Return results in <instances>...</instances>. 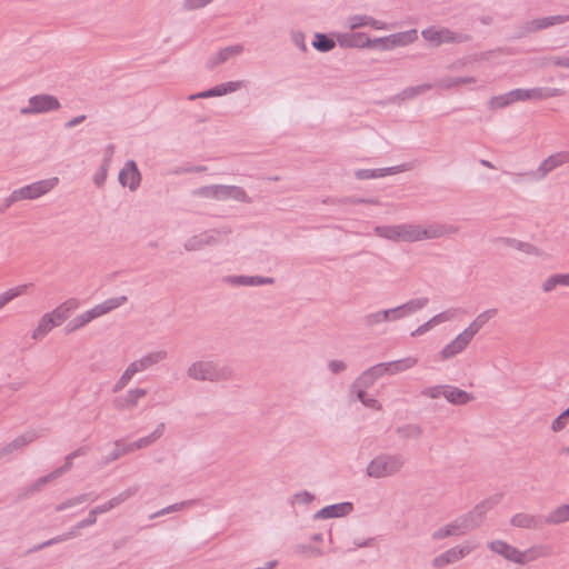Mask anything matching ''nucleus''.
I'll return each instance as SVG.
<instances>
[{
  "mask_svg": "<svg viewBox=\"0 0 569 569\" xmlns=\"http://www.w3.org/2000/svg\"><path fill=\"white\" fill-rule=\"evenodd\" d=\"M187 376L196 381L226 382L234 377L233 368L220 361L198 360L187 369Z\"/></svg>",
  "mask_w": 569,
  "mask_h": 569,
  "instance_id": "obj_1",
  "label": "nucleus"
},
{
  "mask_svg": "<svg viewBox=\"0 0 569 569\" xmlns=\"http://www.w3.org/2000/svg\"><path fill=\"white\" fill-rule=\"evenodd\" d=\"M475 529H477V521H473L470 516L463 513L435 530L431 537L433 540H442L449 537H461Z\"/></svg>",
  "mask_w": 569,
  "mask_h": 569,
  "instance_id": "obj_2",
  "label": "nucleus"
},
{
  "mask_svg": "<svg viewBox=\"0 0 569 569\" xmlns=\"http://www.w3.org/2000/svg\"><path fill=\"white\" fill-rule=\"evenodd\" d=\"M231 228L223 226L217 229L204 231L200 234L190 237L183 244L186 251H198L206 246H213L219 242L218 236H229Z\"/></svg>",
  "mask_w": 569,
  "mask_h": 569,
  "instance_id": "obj_3",
  "label": "nucleus"
},
{
  "mask_svg": "<svg viewBox=\"0 0 569 569\" xmlns=\"http://www.w3.org/2000/svg\"><path fill=\"white\" fill-rule=\"evenodd\" d=\"M421 36L435 47H439L442 43L467 42L471 39L467 33L453 32L447 28L436 29L433 27L422 30Z\"/></svg>",
  "mask_w": 569,
  "mask_h": 569,
  "instance_id": "obj_4",
  "label": "nucleus"
},
{
  "mask_svg": "<svg viewBox=\"0 0 569 569\" xmlns=\"http://www.w3.org/2000/svg\"><path fill=\"white\" fill-rule=\"evenodd\" d=\"M61 108L60 101L57 97L42 93L29 98L28 106L21 108V114H39L59 110Z\"/></svg>",
  "mask_w": 569,
  "mask_h": 569,
  "instance_id": "obj_5",
  "label": "nucleus"
},
{
  "mask_svg": "<svg viewBox=\"0 0 569 569\" xmlns=\"http://www.w3.org/2000/svg\"><path fill=\"white\" fill-rule=\"evenodd\" d=\"M339 42L342 47L347 48H383L388 49V44L391 42V36L370 39L365 32H355L346 34Z\"/></svg>",
  "mask_w": 569,
  "mask_h": 569,
  "instance_id": "obj_6",
  "label": "nucleus"
},
{
  "mask_svg": "<svg viewBox=\"0 0 569 569\" xmlns=\"http://www.w3.org/2000/svg\"><path fill=\"white\" fill-rule=\"evenodd\" d=\"M58 182L59 179L57 177H53L44 180H39L31 184L13 190V192L16 193L18 201L26 199L33 200L48 193L58 184Z\"/></svg>",
  "mask_w": 569,
  "mask_h": 569,
  "instance_id": "obj_7",
  "label": "nucleus"
},
{
  "mask_svg": "<svg viewBox=\"0 0 569 569\" xmlns=\"http://www.w3.org/2000/svg\"><path fill=\"white\" fill-rule=\"evenodd\" d=\"M472 550L473 547L468 543L457 545L436 556L431 560V566L436 569H442L449 565H453L460 561L466 556H468Z\"/></svg>",
  "mask_w": 569,
  "mask_h": 569,
  "instance_id": "obj_8",
  "label": "nucleus"
},
{
  "mask_svg": "<svg viewBox=\"0 0 569 569\" xmlns=\"http://www.w3.org/2000/svg\"><path fill=\"white\" fill-rule=\"evenodd\" d=\"M569 162V151H559L550 154L538 167L535 172H531L537 179H543L552 170Z\"/></svg>",
  "mask_w": 569,
  "mask_h": 569,
  "instance_id": "obj_9",
  "label": "nucleus"
},
{
  "mask_svg": "<svg viewBox=\"0 0 569 569\" xmlns=\"http://www.w3.org/2000/svg\"><path fill=\"white\" fill-rule=\"evenodd\" d=\"M391 367V362H382L378 363L369 369H367L365 372H362L353 382L351 386L353 388H363L367 389L370 386L373 385V382L382 376L385 372H387Z\"/></svg>",
  "mask_w": 569,
  "mask_h": 569,
  "instance_id": "obj_10",
  "label": "nucleus"
},
{
  "mask_svg": "<svg viewBox=\"0 0 569 569\" xmlns=\"http://www.w3.org/2000/svg\"><path fill=\"white\" fill-rule=\"evenodd\" d=\"M459 232V227L446 223H428L421 224V240L439 239L446 236L456 234Z\"/></svg>",
  "mask_w": 569,
  "mask_h": 569,
  "instance_id": "obj_11",
  "label": "nucleus"
},
{
  "mask_svg": "<svg viewBox=\"0 0 569 569\" xmlns=\"http://www.w3.org/2000/svg\"><path fill=\"white\" fill-rule=\"evenodd\" d=\"M141 173L133 160H128L119 172V182L122 187H129L134 191L140 186Z\"/></svg>",
  "mask_w": 569,
  "mask_h": 569,
  "instance_id": "obj_12",
  "label": "nucleus"
},
{
  "mask_svg": "<svg viewBox=\"0 0 569 569\" xmlns=\"http://www.w3.org/2000/svg\"><path fill=\"white\" fill-rule=\"evenodd\" d=\"M393 241H421V224L400 223L393 226Z\"/></svg>",
  "mask_w": 569,
  "mask_h": 569,
  "instance_id": "obj_13",
  "label": "nucleus"
},
{
  "mask_svg": "<svg viewBox=\"0 0 569 569\" xmlns=\"http://www.w3.org/2000/svg\"><path fill=\"white\" fill-rule=\"evenodd\" d=\"M242 87V81H229L226 83H220L210 88L208 90L201 91L199 93H193L188 97L189 100L196 99H204L211 97H220L230 92H234Z\"/></svg>",
  "mask_w": 569,
  "mask_h": 569,
  "instance_id": "obj_14",
  "label": "nucleus"
},
{
  "mask_svg": "<svg viewBox=\"0 0 569 569\" xmlns=\"http://www.w3.org/2000/svg\"><path fill=\"white\" fill-rule=\"evenodd\" d=\"M244 48L242 44H233L222 48L207 60L206 67L209 70H213L219 64L227 62L232 57L241 54Z\"/></svg>",
  "mask_w": 569,
  "mask_h": 569,
  "instance_id": "obj_15",
  "label": "nucleus"
},
{
  "mask_svg": "<svg viewBox=\"0 0 569 569\" xmlns=\"http://www.w3.org/2000/svg\"><path fill=\"white\" fill-rule=\"evenodd\" d=\"M147 396V390L142 388L130 389L124 396L113 399V407L117 410H131L137 407L139 400Z\"/></svg>",
  "mask_w": 569,
  "mask_h": 569,
  "instance_id": "obj_16",
  "label": "nucleus"
},
{
  "mask_svg": "<svg viewBox=\"0 0 569 569\" xmlns=\"http://www.w3.org/2000/svg\"><path fill=\"white\" fill-rule=\"evenodd\" d=\"M502 499L501 493H496L475 506V508L467 512V516H470L473 521H477V528L481 526L485 515L491 510L495 506H497Z\"/></svg>",
  "mask_w": 569,
  "mask_h": 569,
  "instance_id": "obj_17",
  "label": "nucleus"
},
{
  "mask_svg": "<svg viewBox=\"0 0 569 569\" xmlns=\"http://www.w3.org/2000/svg\"><path fill=\"white\" fill-rule=\"evenodd\" d=\"M390 470L391 457L389 455H379L369 462L367 475L372 478H382L389 476Z\"/></svg>",
  "mask_w": 569,
  "mask_h": 569,
  "instance_id": "obj_18",
  "label": "nucleus"
},
{
  "mask_svg": "<svg viewBox=\"0 0 569 569\" xmlns=\"http://www.w3.org/2000/svg\"><path fill=\"white\" fill-rule=\"evenodd\" d=\"M353 505L351 502H340L323 507L313 515V519H329L336 517H345L351 513Z\"/></svg>",
  "mask_w": 569,
  "mask_h": 569,
  "instance_id": "obj_19",
  "label": "nucleus"
},
{
  "mask_svg": "<svg viewBox=\"0 0 569 569\" xmlns=\"http://www.w3.org/2000/svg\"><path fill=\"white\" fill-rule=\"evenodd\" d=\"M168 357V352L166 350H157L144 355L139 360L132 361L130 365L136 372H141L148 370L149 368L158 365L159 362L166 360Z\"/></svg>",
  "mask_w": 569,
  "mask_h": 569,
  "instance_id": "obj_20",
  "label": "nucleus"
},
{
  "mask_svg": "<svg viewBox=\"0 0 569 569\" xmlns=\"http://www.w3.org/2000/svg\"><path fill=\"white\" fill-rule=\"evenodd\" d=\"M234 200L238 202L251 203L252 199L246 190L239 186L219 184V201Z\"/></svg>",
  "mask_w": 569,
  "mask_h": 569,
  "instance_id": "obj_21",
  "label": "nucleus"
},
{
  "mask_svg": "<svg viewBox=\"0 0 569 569\" xmlns=\"http://www.w3.org/2000/svg\"><path fill=\"white\" fill-rule=\"evenodd\" d=\"M510 523L513 527L523 529H539L546 525L545 518L525 512L516 513L510 519Z\"/></svg>",
  "mask_w": 569,
  "mask_h": 569,
  "instance_id": "obj_22",
  "label": "nucleus"
},
{
  "mask_svg": "<svg viewBox=\"0 0 569 569\" xmlns=\"http://www.w3.org/2000/svg\"><path fill=\"white\" fill-rule=\"evenodd\" d=\"M79 302L77 299L71 298L62 302L48 315L51 317L56 326H60L63 321H66L71 313L78 308Z\"/></svg>",
  "mask_w": 569,
  "mask_h": 569,
  "instance_id": "obj_23",
  "label": "nucleus"
},
{
  "mask_svg": "<svg viewBox=\"0 0 569 569\" xmlns=\"http://www.w3.org/2000/svg\"><path fill=\"white\" fill-rule=\"evenodd\" d=\"M37 438L38 435L33 430L27 431L23 435L18 436L0 450V459L7 455H10L17 450L22 449L27 445L34 441Z\"/></svg>",
  "mask_w": 569,
  "mask_h": 569,
  "instance_id": "obj_24",
  "label": "nucleus"
},
{
  "mask_svg": "<svg viewBox=\"0 0 569 569\" xmlns=\"http://www.w3.org/2000/svg\"><path fill=\"white\" fill-rule=\"evenodd\" d=\"M429 302L426 297L411 299L408 302L393 307V320L401 319L406 316L412 315L413 312L425 308Z\"/></svg>",
  "mask_w": 569,
  "mask_h": 569,
  "instance_id": "obj_25",
  "label": "nucleus"
},
{
  "mask_svg": "<svg viewBox=\"0 0 569 569\" xmlns=\"http://www.w3.org/2000/svg\"><path fill=\"white\" fill-rule=\"evenodd\" d=\"M487 547L489 550L503 557L508 561L516 563V559H518L519 549H517L516 547L509 545L508 542H506L503 540L490 541V542H488Z\"/></svg>",
  "mask_w": 569,
  "mask_h": 569,
  "instance_id": "obj_26",
  "label": "nucleus"
},
{
  "mask_svg": "<svg viewBox=\"0 0 569 569\" xmlns=\"http://www.w3.org/2000/svg\"><path fill=\"white\" fill-rule=\"evenodd\" d=\"M551 555V548L548 546H533L529 549L521 551L519 550L518 559H516V563L526 565L529 563L540 557H547Z\"/></svg>",
  "mask_w": 569,
  "mask_h": 569,
  "instance_id": "obj_27",
  "label": "nucleus"
},
{
  "mask_svg": "<svg viewBox=\"0 0 569 569\" xmlns=\"http://www.w3.org/2000/svg\"><path fill=\"white\" fill-rule=\"evenodd\" d=\"M227 281L233 286H263L274 283V279L271 277L261 276H230Z\"/></svg>",
  "mask_w": 569,
  "mask_h": 569,
  "instance_id": "obj_28",
  "label": "nucleus"
},
{
  "mask_svg": "<svg viewBox=\"0 0 569 569\" xmlns=\"http://www.w3.org/2000/svg\"><path fill=\"white\" fill-rule=\"evenodd\" d=\"M470 342L459 333L451 342L446 345L440 351V358L448 360L461 353Z\"/></svg>",
  "mask_w": 569,
  "mask_h": 569,
  "instance_id": "obj_29",
  "label": "nucleus"
},
{
  "mask_svg": "<svg viewBox=\"0 0 569 569\" xmlns=\"http://www.w3.org/2000/svg\"><path fill=\"white\" fill-rule=\"evenodd\" d=\"M445 398L452 405H466L475 399L471 393L453 386H447L445 389Z\"/></svg>",
  "mask_w": 569,
  "mask_h": 569,
  "instance_id": "obj_30",
  "label": "nucleus"
},
{
  "mask_svg": "<svg viewBox=\"0 0 569 569\" xmlns=\"http://www.w3.org/2000/svg\"><path fill=\"white\" fill-rule=\"evenodd\" d=\"M558 287H569V273H552L541 283L545 293H550Z\"/></svg>",
  "mask_w": 569,
  "mask_h": 569,
  "instance_id": "obj_31",
  "label": "nucleus"
},
{
  "mask_svg": "<svg viewBox=\"0 0 569 569\" xmlns=\"http://www.w3.org/2000/svg\"><path fill=\"white\" fill-rule=\"evenodd\" d=\"M348 26L351 30L361 28V27H372L375 29H385L386 26L380 21L373 19L369 16L355 14L348 18Z\"/></svg>",
  "mask_w": 569,
  "mask_h": 569,
  "instance_id": "obj_32",
  "label": "nucleus"
},
{
  "mask_svg": "<svg viewBox=\"0 0 569 569\" xmlns=\"http://www.w3.org/2000/svg\"><path fill=\"white\" fill-rule=\"evenodd\" d=\"M567 521H569V503L555 508L545 517L546 525L557 526Z\"/></svg>",
  "mask_w": 569,
  "mask_h": 569,
  "instance_id": "obj_33",
  "label": "nucleus"
},
{
  "mask_svg": "<svg viewBox=\"0 0 569 569\" xmlns=\"http://www.w3.org/2000/svg\"><path fill=\"white\" fill-rule=\"evenodd\" d=\"M164 427H166L164 422H160L157 426V428L149 436L142 437V438L138 439L137 441L129 443L131 450L142 449V448H146V447L150 446L151 443H153L156 440H158L163 435Z\"/></svg>",
  "mask_w": 569,
  "mask_h": 569,
  "instance_id": "obj_34",
  "label": "nucleus"
},
{
  "mask_svg": "<svg viewBox=\"0 0 569 569\" xmlns=\"http://www.w3.org/2000/svg\"><path fill=\"white\" fill-rule=\"evenodd\" d=\"M97 498H98V496L94 495L93 492L81 493V495L72 497V498H70V499H68V500L57 505L54 507V510L57 512H61V511L67 510L68 508L74 507L77 505H81V503H83L86 501H94Z\"/></svg>",
  "mask_w": 569,
  "mask_h": 569,
  "instance_id": "obj_35",
  "label": "nucleus"
},
{
  "mask_svg": "<svg viewBox=\"0 0 569 569\" xmlns=\"http://www.w3.org/2000/svg\"><path fill=\"white\" fill-rule=\"evenodd\" d=\"M475 77H455V78H442L436 82V87L439 89H451L462 84L476 83Z\"/></svg>",
  "mask_w": 569,
  "mask_h": 569,
  "instance_id": "obj_36",
  "label": "nucleus"
},
{
  "mask_svg": "<svg viewBox=\"0 0 569 569\" xmlns=\"http://www.w3.org/2000/svg\"><path fill=\"white\" fill-rule=\"evenodd\" d=\"M312 47L319 52H329L336 47V41L326 33H315Z\"/></svg>",
  "mask_w": 569,
  "mask_h": 569,
  "instance_id": "obj_37",
  "label": "nucleus"
},
{
  "mask_svg": "<svg viewBox=\"0 0 569 569\" xmlns=\"http://www.w3.org/2000/svg\"><path fill=\"white\" fill-rule=\"evenodd\" d=\"M501 240L503 243H506L521 252H525L527 254H531V256H540L541 254L540 249L529 242H523V241H520V240H517L513 238H502Z\"/></svg>",
  "mask_w": 569,
  "mask_h": 569,
  "instance_id": "obj_38",
  "label": "nucleus"
},
{
  "mask_svg": "<svg viewBox=\"0 0 569 569\" xmlns=\"http://www.w3.org/2000/svg\"><path fill=\"white\" fill-rule=\"evenodd\" d=\"M390 315H391V309L377 311V312L369 313V315L365 316L361 319V322L365 327L372 328L377 325L387 322L390 318Z\"/></svg>",
  "mask_w": 569,
  "mask_h": 569,
  "instance_id": "obj_39",
  "label": "nucleus"
},
{
  "mask_svg": "<svg viewBox=\"0 0 569 569\" xmlns=\"http://www.w3.org/2000/svg\"><path fill=\"white\" fill-rule=\"evenodd\" d=\"M433 86L430 83H422L415 87H409L402 90L400 93H398L396 97H393L395 100L405 101L408 99H412L419 94H422L423 92L430 90Z\"/></svg>",
  "mask_w": 569,
  "mask_h": 569,
  "instance_id": "obj_40",
  "label": "nucleus"
},
{
  "mask_svg": "<svg viewBox=\"0 0 569 569\" xmlns=\"http://www.w3.org/2000/svg\"><path fill=\"white\" fill-rule=\"evenodd\" d=\"M56 326L53 320L48 313H44L39 320L38 327L34 329L32 333V338L38 340L46 337Z\"/></svg>",
  "mask_w": 569,
  "mask_h": 569,
  "instance_id": "obj_41",
  "label": "nucleus"
},
{
  "mask_svg": "<svg viewBox=\"0 0 569 569\" xmlns=\"http://www.w3.org/2000/svg\"><path fill=\"white\" fill-rule=\"evenodd\" d=\"M391 174V168L381 169H359L355 176L359 180L376 179Z\"/></svg>",
  "mask_w": 569,
  "mask_h": 569,
  "instance_id": "obj_42",
  "label": "nucleus"
},
{
  "mask_svg": "<svg viewBox=\"0 0 569 569\" xmlns=\"http://www.w3.org/2000/svg\"><path fill=\"white\" fill-rule=\"evenodd\" d=\"M87 452H88V448L87 447H80L77 450H74L71 453H69L66 457L63 466H61V467H59V468H57L54 470L56 475H58L60 477L64 472L69 471L72 468L73 459L77 458V457H80V456H84V455H87Z\"/></svg>",
  "mask_w": 569,
  "mask_h": 569,
  "instance_id": "obj_43",
  "label": "nucleus"
},
{
  "mask_svg": "<svg viewBox=\"0 0 569 569\" xmlns=\"http://www.w3.org/2000/svg\"><path fill=\"white\" fill-rule=\"evenodd\" d=\"M417 39H418V31L416 29L397 32V33H393V47L407 46L409 43H412Z\"/></svg>",
  "mask_w": 569,
  "mask_h": 569,
  "instance_id": "obj_44",
  "label": "nucleus"
},
{
  "mask_svg": "<svg viewBox=\"0 0 569 569\" xmlns=\"http://www.w3.org/2000/svg\"><path fill=\"white\" fill-rule=\"evenodd\" d=\"M31 284H20L0 295V309L14 298L23 295Z\"/></svg>",
  "mask_w": 569,
  "mask_h": 569,
  "instance_id": "obj_45",
  "label": "nucleus"
},
{
  "mask_svg": "<svg viewBox=\"0 0 569 569\" xmlns=\"http://www.w3.org/2000/svg\"><path fill=\"white\" fill-rule=\"evenodd\" d=\"M128 300L127 296L121 297H114L104 300L103 302L99 303V311H101L102 316L121 307L123 303H126Z\"/></svg>",
  "mask_w": 569,
  "mask_h": 569,
  "instance_id": "obj_46",
  "label": "nucleus"
},
{
  "mask_svg": "<svg viewBox=\"0 0 569 569\" xmlns=\"http://www.w3.org/2000/svg\"><path fill=\"white\" fill-rule=\"evenodd\" d=\"M421 428L418 425H406L397 428V435L403 439H418L421 436Z\"/></svg>",
  "mask_w": 569,
  "mask_h": 569,
  "instance_id": "obj_47",
  "label": "nucleus"
},
{
  "mask_svg": "<svg viewBox=\"0 0 569 569\" xmlns=\"http://www.w3.org/2000/svg\"><path fill=\"white\" fill-rule=\"evenodd\" d=\"M192 196L219 201V184H210L197 188L192 191Z\"/></svg>",
  "mask_w": 569,
  "mask_h": 569,
  "instance_id": "obj_48",
  "label": "nucleus"
},
{
  "mask_svg": "<svg viewBox=\"0 0 569 569\" xmlns=\"http://www.w3.org/2000/svg\"><path fill=\"white\" fill-rule=\"evenodd\" d=\"M350 392L356 393L357 399L361 401L366 407L376 409L378 408V400L369 397L366 392V389L363 388H353V386L350 387Z\"/></svg>",
  "mask_w": 569,
  "mask_h": 569,
  "instance_id": "obj_49",
  "label": "nucleus"
},
{
  "mask_svg": "<svg viewBox=\"0 0 569 569\" xmlns=\"http://www.w3.org/2000/svg\"><path fill=\"white\" fill-rule=\"evenodd\" d=\"M136 373H137L136 370L132 369L131 365H129L127 367V369L123 371V373L121 375V377L118 379V381L114 383L112 391L119 392L120 390H122L129 383V381L132 379V377Z\"/></svg>",
  "mask_w": 569,
  "mask_h": 569,
  "instance_id": "obj_50",
  "label": "nucleus"
},
{
  "mask_svg": "<svg viewBox=\"0 0 569 569\" xmlns=\"http://www.w3.org/2000/svg\"><path fill=\"white\" fill-rule=\"evenodd\" d=\"M59 476L56 475V471L53 470L52 472H50L49 475L47 476H43L41 478H39L32 486H30L27 490V492L24 493V496H29V495H33L34 492L39 491L44 485H47L48 482H50L51 480H54L57 479Z\"/></svg>",
  "mask_w": 569,
  "mask_h": 569,
  "instance_id": "obj_51",
  "label": "nucleus"
},
{
  "mask_svg": "<svg viewBox=\"0 0 569 569\" xmlns=\"http://www.w3.org/2000/svg\"><path fill=\"white\" fill-rule=\"evenodd\" d=\"M510 104H512V103L510 101V97H509L508 92L503 93V94L491 97L488 102L489 108L492 110L506 108Z\"/></svg>",
  "mask_w": 569,
  "mask_h": 569,
  "instance_id": "obj_52",
  "label": "nucleus"
},
{
  "mask_svg": "<svg viewBox=\"0 0 569 569\" xmlns=\"http://www.w3.org/2000/svg\"><path fill=\"white\" fill-rule=\"evenodd\" d=\"M130 451H132L130 445H122L120 441H116L114 449L107 457V462L114 461Z\"/></svg>",
  "mask_w": 569,
  "mask_h": 569,
  "instance_id": "obj_53",
  "label": "nucleus"
},
{
  "mask_svg": "<svg viewBox=\"0 0 569 569\" xmlns=\"http://www.w3.org/2000/svg\"><path fill=\"white\" fill-rule=\"evenodd\" d=\"M109 159L104 158L98 172L93 177L94 184L100 188L104 184L108 177Z\"/></svg>",
  "mask_w": 569,
  "mask_h": 569,
  "instance_id": "obj_54",
  "label": "nucleus"
},
{
  "mask_svg": "<svg viewBox=\"0 0 569 569\" xmlns=\"http://www.w3.org/2000/svg\"><path fill=\"white\" fill-rule=\"evenodd\" d=\"M295 550H296L297 553L307 555V556H310V557H321V556H323L322 549H320L318 547H315V546H311V545H307V543H299V545H297Z\"/></svg>",
  "mask_w": 569,
  "mask_h": 569,
  "instance_id": "obj_55",
  "label": "nucleus"
},
{
  "mask_svg": "<svg viewBox=\"0 0 569 569\" xmlns=\"http://www.w3.org/2000/svg\"><path fill=\"white\" fill-rule=\"evenodd\" d=\"M540 21L542 22L543 29H547L549 27L566 23L569 21L568 14H557V16H550V17H543L540 18Z\"/></svg>",
  "mask_w": 569,
  "mask_h": 569,
  "instance_id": "obj_56",
  "label": "nucleus"
},
{
  "mask_svg": "<svg viewBox=\"0 0 569 569\" xmlns=\"http://www.w3.org/2000/svg\"><path fill=\"white\" fill-rule=\"evenodd\" d=\"M418 362L415 357H407L401 360H393V373L412 368Z\"/></svg>",
  "mask_w": 569,
  "mask_h": 569,
  "instance_id": "obj_57",
  "label": "nucleus"
},
{
  "mask_svg": "<svg viewBox=\"0 0 569 569\" xmlns=\"http://www.w3.org/2000/svg\"><path fill=\"white\" fill-rule=\"evenodd\" d=\"M569 421V407L563 410L551 423V429L555 432L563 430Z\"/></svg>",
  "mask_w": 569,
  "mask_h": 569,
  "instance_id": "obj_58",
  "label": "nucleus"
},
{
  "mask_svg": "<svg viewBox=\"0 0 569 569\" xmlns=\"http://www.w3.org/2000/svg\"><path fill=\"white\" fill-rule=\"evenodd\" d=\"M458 310L457 309H448L446 311H442L436 316H433L430 320L433 325V327L452 320L457 316Z\"/></svg>",
  "mask_w": 569,
  "mask_h": 569,
  "instance_id": "obj_59",
  "label": "nucleus"
},
{
  "mask_svg": "<svg viewBox=\"0 0 569 569\" xmlns=\"http://www.w3.org/2000/svg\"><path fill=\"white\" fill-rule=\"evenodd\" d=\"M139 490L138 486L130 487L122 492H120L118 496L111 498L114 507L120 506L124 501H127L129 498L133 497Z\"/></svg>",
  "mask_w": 569,
  "mask_h": 569,
  "instance_id": "obj_60",
  "label": "nucleus"
},
{
  "mask_svg": "<svg viewBox=\"0 0 569 569\" xmlns=\"http://www.w3.org/2000/svg\"><path fill=\"white\" fill-rule=\"evenodd\" d=\"M291 41L292 43L298 48L300 49L302 52H307L308 51V47H307V43H306V36L302 31H298V30H293L291 31Z\"/></svg>",
  "mask_w": 569,
  "mask_h": 569,
  "instance_id": "obj_61",
  "label": "nucleus"
},
{
  "mask_svg": "<svg viewBox=\"0 0 569 569\" xmlns=\"http://www.w3.org/2000/svg\"><path fill=\"white\" fill-rule=\"evenodd\" d=\"M447 386H433L427 387L421 391V395L431 399H438L439 397H445V389Z\"/></svg>",
  "mask_w": 569,
  "mask_h": 569,
  "instance_id": "obj_62",
  "label": "nucleus"
},
{
  "mask_svg": "<svg viewBox=\"0 0 569 569\" xmlns=\"http://www.w3.org/2000/svg\"><path fill=\"white\" fill-rule=\"evenodd\" d=\"M87 322H86V319L84 317L81 315L77 316L76 318H73L67 326H66V330L67 332H73L80 328H82L83 326H86Z\"/></svg>",
  "mask_w": 569,
  "mask_h": 569,
  "instance_id": "obj_63",
  "label": "nucleus"
},
{
  "mask_svg": "<svg viewBox=\"0 0 569 569\" xmlns=\"http://www.w3.org/2000/svg\"><path fill=\"white\" fill-rule=\"evenodd\" d=\"M546 63L553 64L556 67L569 68V57L551 56L546 58Z\"/></svg>",
  "mask_w": 569,
  "mask_h": 569,
  "instance_id": "obj_64",
  "label": "nucleus"
}]
</instances>
